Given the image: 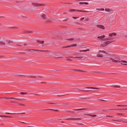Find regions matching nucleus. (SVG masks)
<instances>
[{"mask_svg":"<svg viewBox=\"0 0 127 127\" xmlns=\"http://www.w3.org/2000/svg\"><path fill=\"white\" fill-rule=\"evenodd\" d=\"M106 117H113L112 116H109V115H107L106 116Z\"/></svg>","mask_w":127,"mask_h":127,"instance_id":"39","label":"nucleus"},{"mask_svg":"<svg viewBox=\"0 0 127 127\" xmlns=\"http://www.w3.org/2000/svg\"><path fill=\"white\" fill-rule=\"evenodd\" d=\"M77 46V45L76 44H73V45H71V47H75V46Z\"/></svg>","mask_w":127,"mask_h":127,"instance_id":"32","label":"nucleus"},{"mask_svg":"<svg viewBox=\"0 0 127 127\" xmlns=\"http://www.w3.org/2000/svg\"><path fill=\"white\" fill-rule=\"evenodd\" d=\"M105 10L106 11L109 12L111 10H110L109 9L106 8L105 9Z\"/></svg>","mask_w":127,"mask_h":127,"instance_id":"16","label":"nucleus"},{"mask_svg":"<svg viewBox=\"0 0 127 127\" xmlns=\"http://www.w3.org/2000/svg\"><path fill=\"white\" fill-rule=\"evenodd\" d=\"M117 110H127V108L126 109H118Z\"/></svg>","mask_w":127,"mask_h":127,"instance_id":"22","label":"nucleus"},{"mask_svg":"<svg viewBox=\"0 0 127 127\" xmlns=\"http://www.w3.org/2000/svg\"><path fill=\"white\" fill-rule=\"evenodd\" d=\"M121 62H124V63H127V62L126 61H121Z\"/></svg>","mask_w":127,"mask_h":127,"instance_id":"44","label":"nucleus"},{"mask_svg":"<svg viewBox=\"0 0 127 127\" xmlns=\"http://www.w3.org/2000/svg\"><path fill=\"white\" fill-rule=\"evenodd\" d=\"M7 97L6 98H5L6 99H7Z\"/></svg>","mask_w":127,"mask_h":127,"instance_id":"64","label":"nucleus"},{"mask_svg":"<svg viewBox=\"0 0 127 127\" xmlns=\"http://www.w3.org/2000/svg\"><path fill=\"white\" fill-rule=\"evenodd\" d=\"M105 37V36L104 35H102L100 36H98L97 37V38L101 39V40H103V38Z\"/></svg>","mask_w":127,"mask_h":127,"instance_id":"7","label":"nucleus"},{"mask_svg":"<svg viewBox=\"0 0 127 127\" xmlns=\"http://www.w3.org/2000/svg\"><path fill=\"white\" fill-rule=\"evenodd\" d=\"M79 51H80V52H82V50H80Z\"/></svg>","mask_w":127,"mask_h":127,"instance_id":"57","label":"nucleus"},{"mask_svg":"<svg viewBox=\"0 0 127 127\" xmlns=\"http://www.w3.org/2000/svg\"><path fill=\"white\" fill-rule=\"evenodd\" d=\"M114 120V121H116V120Z\"/></svg>","mask_w":127,"mask_h":127,"instance_id":"58","label":"nucleus"},{"mask_svg":"<svg viewBox=\"0 0 127 127\" xmlns=\"http://www.w3.org/2000/svg\"><path fill=\"white\" fill-rule=\"evenodd\" d=\"M96 10H100V8H97Z\"/></svg>","mask_w":127,"mask_h":127,"instance_id":"51","label":"nucleus"},{"mask_svg":"<svg viewBox=\"0 0 127 127\" xmlns=\"http://www.w3.org/2000/svg\"><path fill=\"white\" fill-rule=\"evenodd\" d=\"M81 119V118H68L67 119H66L65 120H80Z\"/></svg>","mask_w":127,"mask_h":127,"instance_id":"6","label":"nucleus"},{"mask_svg":"<svg viewBox=\"0 0 127 127\" xmlns=\"http://www.w3.org/2000/svg\"><path fill=\"white\" fill-rule=\"evenodd\" d=\"M117 106H123V105H117Z\"/></svg>","mask_w":127,"mask_h":127,"instance_id":"49","label":"nucleus"},{"mask_svg":"<svg viewBox=\"0 0 127 127\" xmlns=\"http://www.w3.org/2000/svg\"><path fill=\"white\" fill-rule=\"evenodd\" d=\"M80 1H89L90 0H80Z\"/></svg>","mask_w":127,"mask_h":127,"instance_id":"28","label":"nucleus"},{"mask_svg":"<svg viewBox=\"0 0 127 127\" xmlns=\"http://www.w3.org/2000/svg\"><path fill=\"white\" fill-rule=\"evenodd\" d=\"M22 123H24V122H22Z\"/></svg>","mask_w":127,"mask_h":127,"instance_id":"62","label":"nucleus"},{"mask_svg":"<svg viewBox=\"0 0 127 127\" xmlns=\"http://www.w3.org/2000/svg\"><path fill=\"white\" fill-rule=\"evenodd\" d=\"M76 89V91H83L86 92H88V91H89V90L86 91V90H80L79 89H78V88Z\"/></svg>","mask_w":127,"mask_h":127,"instance_id":"12","label":"nucleus"},{"mask_svg":"<svg viewBox=\"0 0 127 127\" xmlns=\"http://www.w3.org/2000/svg\"><path fill=\"white\" fill-rule=\"evenodd\" d=\"M83 10H77V11H78L79 12H83Z\"/></svg>","mask_w":127,"mask_h":127,"instance_id":"45","label":"nucleus"},{"mask_svg":"<svg viewBox=\"0 0 127 127\" xmlns=\"http://www.w3.org/2000/svg\"><path fill=\"white\" fill-rule=\"evenodd\" d=\"M75 70V71H81V72H85V71H83V70Z\"/></svg>","mask_w":127,"mask_h":127,"instance_id":"26","label":"nucleus"},{"mask_svg":"<svg viewBox=\"0 0 127 127\" xmlns=\"http://www.w3.org/2000/svg\"><path fill=\"white\" fill-rule=\"evenodd\" d=\"M89 4L88 2H84V4Z\"/></svg>","mask_w":127,"mask_h":127,"instance_id":"47","label":"nucleus"},{"mask_svg":"<svg viewBox=\"0 0 127 127\" xmlns=\"http://www.w3.org/2000/svg\"><path fill=\"white\" fill-rule=\"evenodd\" d=\"M12 102H13V101H12Z\"/></svg>","mask_w":127,"mask_h":127,"instance_id":"63","label":"nucleus"},{"mask_svg":"<svg viewBox=\"0 0 127 127\" xmlns=\"http://www.w3.org/2000/svg\"><path fill=\"white\" fill-rule=\"evenodd\" d=\"M85 108H81V109H73V110L75 111V110H85Z\"/></svg>","mask_w":127,"mask_h":127,"instance_id":"15","label":"nucleus"},{"mask_svg":"<svg viewBox=\"0 0 127 127\" xmlns=\"http://www.w3.org/2000/svg\"><path fill=\"white\" fill-rule=\"evenodd\" d=\"M80 4H84V2H80L79 3Z\"/></svg>","mask_w":127,"mask_h":127,"instance_id":"35","label":"nucleus"},{"mask_svg":"<svg viewBox=\"0 0 127 127\" xmlns=\"http://www.w3.org/2000/svg\"><path fill=\"white\" fill-rule=\"evenodd\" d=\"M6 42H7L8 43H9V44H10L12 43V41H10L7 40H6Z\"/></svg>","mask_w":127,"mask_h":127,"instance_id":"21","label":"nucleus"},{"mask_svg":"<svg viewBox=\"0 0 127 127\" xmlns=\"http://www.w3.org/2000/svg\"><path fill=\"white\" fill-rule=\"evenodd\" d=\"M43 51L42 50H35L32 49V52H33L34 53H38L39 52H42V51Z\"/></svg>","mask_w":127,"mask_h":127,"instance_id":"5","label":"nucleus"},{"mask_svg":"<svg viewBox=\"0 0 127 127\" xmlns=\"http://www.w3.org/2000/svg\"><path fill=\"white\" fill-rule=\"evenodd\" d=\"M71 45L67 46L65 47L64 48H67L69 47H71Z\"/></svg>","mask_w":127,"mask_h":127,"instance_id":"34","label":"nucleus"},{"mask_svg":"<svg viewBox=\"0 0 127 127\" xmlns=\"http://www.w3.org/2000/svg\"><path fill=\"white\" fill-rule=\"evenodd\" d=\"M96 26L97 28L102 30H104L105 29L104 27L102 25H97Z\"/></svg>","mask_w":127,"mask_h":127,"instance_id":"4","label":"nucleus"},{"mask_svg":"<svg viewBox=\"0 0 127 127\" xmlns=\"http://www.w3.org/2000/svg\"><path fill=\"white\" fill-rule=\"evenodd\" d=\"M0 44L2 45H4L5 44V43L3 42H0Z\"/></svg>","mask_w":127,"mask_h":127,"instance_id":"18","label":"nucleus"},{"mask_svg":"<svg viewBox=\"0 0 127 127\" xmlns=\"http://www.w3.org/2000/svg\"><path fill=\"white\" fill-rule=\"evenodd\" d=\"M38 42L40 43V44H43L44 41H38Z\"/></svg>","mask_w":127,"mask_h":127,"instance_id":"20","label":"nucleus"},{"mask_svg":"<svg viewBox=\"0 0 127 127\" xmlns=\"http://www.w3.org/2000/svg\"><path fill=\"white\" fill-rule=\"evenodd\" d=\"M18 104H19L18 105L20 106H22L24 105L23 104H20V103H18Z\"/></svg>","mask_w":127,"mask_h":127,"instance_id":"41","label":"nucleus"},{"mask_svg":"<svg viewBox=\"0 0 127 127\" xmlns=\"http://www.w3.org/2000/svg\"><path fill=\"white\" fill-rule=\"evenodd\" d=\"M82 52H85V50H82Z\"/></svg>","mask_w":127,"mask_h":127,"instance_id":"56","label":"nucleus"},{"mask_svg":"<svg viewBox=\"0 0 127 127\" xmlns=\"http://www.w3.org/2000/svg\"><path fill=\"white\" fill-rule=\"evenodd\" d=\"M121 64H124V65H127V64H122V63H121Z\"/></svg>","mask_w":127,"mask_h":127,"instance_id":"53","label":"nucleus"},{"mask_svg":"<svg viewBox=\"0 0 127 127\" xmlns=\"http://www.w3.org/2000/svg\"><path fill=\"white\" fill-rule=\"evenodd\" d=\"M69 11H70L71 12H73L74 11H77V10H76L75 9H73L72 10H69Z\"/></svg>","mask_w":127,"mask_h":127,"instance_id":"24","label":"nucleus"},{"mask_svg":"<svg viewBox=\"0 0 127 127\" xmlns=\"http://www.w3.org/2000/svg\"><path fill=\"white\" fill-rule=\"evenodd\" d=\"M70 113H74V112H73L72 111H71L70 112Z\"/></svg>","mask_w":127,"mask_h":127,"instance_id":"52","label":"nucleus"},{"mask_svg":"<svg viewBox=\"0 0 127 127\" xmlns=\"http://www.w3.org/2000/svg\"><path fill=\"white\" fill-rule=\"evenodd\" d=\"M0 117H9L10 118H11V117H8L6 116H2V115H1L0 116Z\"/></svg>","mask_w":127,"mask_h":127,"instance_id":"27","label":"nucleus"},{"mask_svg":"<svg viewBox=\"0 0 127 127\" xmlns=\"http://www.w3.org/2000/svg\"><path fill=\"white\" fill-rule=\"evenodd\" d=\"M111 38L109 37H108V38H106L103 39V41H105L107 40H109L110 39H111Z\"/></svg>","mask_w":127,"mask_h":127,"instance_id":"13","label":"nucleus"},{"mask_svg":"<svg viewBox=\"0 0 127 127\" xmlns=\"http://www.w3.org/2000/svg\"><path fill=\"white\" fill-rule=\"evenodd\" d=\"M86 88L87 89H99L98 88H94V87H88Z\"/></svg>","mask_w":127,"mask_h":127,"instance_id":"14","label":"nucleus"},{"mask_svg":"<svg viewBox=\"0 0 127 127\" xmlns=\"http://www.w3.org/2000/svg\"><path fill=\"white\" fill-rule=\"evenodd\" d=\"M25 113H21V114H24Z\"/></svg>","mask_w":127,"mask_h":127,"instance_id":"59","label":"nucleus"},{"mask_svg":"<svg viewBox=\"0 0 127 127\" xmlns=\"http://www.w3.org/2000/svg\"><path fill=\"white\" fill-rule=\"evenodd\" d=\"M79 17H73L72 18L74 19H76L77 18Z\"/></svg>","mask_w":127,"mask_h":127,"instance_id":"43","label":"nucleus"},{"mask_svg":"<svg viewBox=\"0 0 127 127\" xmlns=\"http://www.w3.org/2000/svg\"><path fill=\"white\" fill-rule=\"evenodd\" d=\"M20 93L22 95H24L25 94H27V93H22V92H21Z\"/></svg>","mask_w":127,"mask_h":127,"instance_id":"29","label":"nucleus"},{"mask_svg":"<svg viewBox=\"0 0 127 127\" xmlns=\"http://www.w3.org/2000/svg\"><path fill=\"white\" fill-rule=\"evenodd\" d=\"M73 58V57H70V58ZM82 58V57H74V58H77V59H81Z\"/></svg>","mask_w":127,"mask_h":127,"instance_id":"23","label":"nucleus"},{"mask_svg":"<svg viewBox=\"0 0 127 127\" xmlns=\"http://www.w3.org/2000/svg\"><path fill=\"white\" fill-rule=\"evenodd\" d=\"M32 78H36V77L35 76H32Z\"/></svg>","mask_w":127,"mask_h":127,"instance_id":"48","label":"nucleus"},{"mask_svg":"<svg viewBox=\"0 0 127 127\" xmlns=\"http://www.w3.org/2000/svg\"><path fill=\"white\" fill-rule=\"evenodd\" d=\"M52 110V111H58V110H53V109H48L46 110Z\"/></svg>","mask_w":127,"mask_h":127,"instance_id":"25","label":"nucleus"},{"mask_svg":"<svg viewBox=\"0 0 127 127\" xmlns=\"http://www.w3.org/2000/svg\"><path fill=\"white\" fill-rule=\"evenodd\" d=\"M67 40H69L70 41H73V40H74V38H71L70 39H66Z\"/></svg>","mask_w":127,"mask_h":127,"instance_id":"17","label":"nucleus"},{"mask_svg":"<svg viewBox=\"0 0 127 127\" xmlns=\"http://www.w3.org/2000/svg\"><path fill=\"white\" fill-rule=\"evenodd\" d=\"M83 12H88V11H86V10H83Z\"/></svg>","mask_w":127,"mask_h":127,"instance_id":"37","label":"nucleus"},{"mask_svg":"<svg viewBox=\"0 0 127 127\" xmlns=\"http://www.w3.org/2000/svg\"><path fill=\"white\" fill-rule=\"evenodd\" d=\"M114 87H115V88H120V86H114Z\"/></svg>","mask_w":127,"mask_h":127,"instance_id":"33","label":"nucleus"},{"mask_svg":"<svg viewBox=\"0 0 127 127\" xmlns=\"http://www.w3.org/2000/svg\"><path fill=\"white\" fill-rule=\"evenodd\" d=\"M108 110H118L117 109H108Z\"/></svg>","mask_w":127,"mask_h":127,"instance_id":"30","label":"nucleus"},{"mask_svg":"<svg viewBox=\"0 0 127 127\" xmlns=\"http://www.w3.org/2000/svg\"><path fill=\"white\" fill-rule=\"evenodd\" d=\"M99 100H101L102 101H107V100H103V99H99Z\"/></svg>","mask_w":127,"mask_h":127,"instance_id":"38","label":"nucleus"},{"mask_svg":"<svg viewBox=\"0 0 127 127\" xmlns=\"http://www.w3.org/2000/svg\"><path fill=\"white\" fill-rule=\"evenodd\" d=\"M123 106H127V105H124Z\"/></svg>","mask_w":127,"mask_h":127,"instance_id":"60","label":"nucleus"},{"mask_svg":"<svg viewBox=\"0 0 127 127\" xmlns=\"http://www.w3.org/2000/svg\"><path fill=\"white\" fill-rule=\"evenodd\" d=\"M51 104H59V103H50Z\"/></svg>","mask_w":127,"mask_h":127,"instance_id":"42","label":"nucleus"},{"mask_svg":"<svg viewBox=\"0 0 127 127\" xmlns=\"http://www.w3.org/2000/svg\"><path fill=\"white\" fill-rule=\"evenodd\" d=\"M116 33L114 32L112 33H109V36H116Z\"/></svg>","mask_w":127,"mask_h":127,"instance_id":"9","label":"nucleus"},{"mask_svg":"<svg viewBox=\"0 0 127 127\" xmlns=\"http://www.w3.org/2000/svg\"><path fill=\"white\" fill-rule=\"evenodd\" d=\"M84 115H87L88 116H90L92 117H95L96 116V115H90V114H85Z\"/></svg>","mask_w":127,"mask_h":127,"instance_id":"11","label":"nucleus"},{"mask_svg":"<svg viewBox=\"0 0 127 127\" xmlns=\"http://www.w3.org/2000/svg\"><path fill=\"white\" fill-rule=\"evenodd\" d=\"M7 98L8 99H16V100H21V99H20L15 98H13V97Z\"/></svg>","mask_w":127,"mask_h":127,"instance_id":"10","label":"nucleus"},{"mask_svg":"<svg viewBox=\"0 0 127 127\" xmlns=\"http://www.w3.org/2000/svg\"><path fill=\"white\" fill-rule=\"evenodd\" d=\"M84 19V18H82L80 20L81 21H82V20H83Z\"/></svg>","mask_w":127,"mask_h":127,"instance_id":"46","label":"nucleus"},{"mask_svg":"<svg viewBox=\"0 0 127 127\" xmlns=\"http://www.w3.org/2000/svg\"><path fill=\"white\" fill-rule=\"evenodd\" d=\"M117 114L118 115H122V114H121V113H119V114Z\"/></svg>","mask_w":127,"mask_h":127,"instance_id":"50","label":"nucleus"},{"mask_svg":"<svg viewBox=\"0 0 127 127\" xmlns=\"http://www.w3.org/2000/svg\"><path fill=\"white\" fill-rule=\"evenodd\" d=\"M41 17L43 19H45V15L43 14L41 15Z\"/></svg>","mask_w":127,"mask_h":127,"instance_id":"19","label":"nucleus"},{"mask_svg":"<svg viewBox=\"0 0 127 127\" xmlns=\"http://www.w3.org/2000/svg\"><path fill=\"white\" fill-rule=\"evenodd\" d=\"M89 19H86V21H89Z\"/></svg>","mask_w":127,"mask_h":127,"instance_id":"54","label":"nucleus"},{"mask_svg":"<svg viewBox=\"0 0 127 127\" xmlns=\"http://www.w3.org/2000/svg\"><path fill=\"white\" fill-rule=\"evenodd\" d=\"M37 78H41V77H37Z\"/></svg>","mask_w":127,"mask_h":127,"instance_id":"55","label":"nucleus"},{"mask_svg":"<svg viewBox=\"0 0 127 127\" xmlns=\"http://www.w3.org/2000/svg\"><path fill=\"white\" fill-rule=\"evenodd\" d=\"M102 53L106 54L105 51H99L98 52V54L97 55V56L98 57H103V54Z\"/></svg>","mask_w":127,"mask_h":127,"instance_id":"3","label":"nucleus"},{"mask_svg":"<svg viewBox=\"0 0 127 127\" xmlns=\"http://www.w3.org/2000/svg\"><path fill=\"white\" fill-rule=\"evenodd\" d=\"M100 10L101 11H104V9L103 8H100Z\"/></svg>","mask_w":127,"mask_h":127,"instance_id":"40","label":"nucleus"},{"mask_svg":"<svg viewBox=\"0 0 127 127\" xmlns=\"http://www.w3.org/2000/svg\"><path fill=\"white\" fill-rule=\"evenodd\" d=\"M62 122V123H64V122Z\"/></svg>","mask_w":127,"mask_h":127,"instance_id":"61","label":"nucleus"},{"mask_svg":"<svg viewBox=\"0 0 127 127\" xmlns=\"http://www.w3.org/2000/svg\"><path fill=\"white\" fill-rule=\"evenodd\" d=\"M5 114H16V113H6Z\"/></svg>","mask_w":127,"mask_h":127,"instance_id":"31","label":"nucleus"},{"mask_svg":"<svg viewBox=\"0 0 127 127\" xmlns=\"http://www.w3.org/2000/svg\"><path fill=\"white\" fill-rule=\"evenodd\" d=\"M114 41H108L106 42H104L101 44V46L102 47H104L106 46L108 44L111 43Z\"/></svg>","mask_w":127,"mask_h":127,"instance_id":"1","label":"nucleus"},{"mask_svg":"<svg viewBox=\"0 0 127 127\" xmlns=\"http://www.w3.org/2000/svg\"><path fill=\"white\" fill-rule=\"evenodd\" d=\"M111 60L113 62L116 63H119L121 62V61L119 60H116L112 59H111Z\"/></svg>","mask_w":127,"mask_h":127,"instance_id":"8","label":"nucleus"},{"mask_svg":"<svg viewBox=\"0 0 127 127\" xmlns=\"http://www.w3.org/2000/svg\"><path fill=\"white\" fill-rule=\"evenodd\" d=\"M90 51L89 49H88L85 50V52H86L87 51Z\"/></svg>","mask_w":127,"mask_h":127,"instance_id":"36","label":"nucleus"},{"mask_svg":"<svg viewBox=\"0 0 127 127\" xmlns=\"http://www.w3.org/2000/svg\"><path fill=\"white\" fill-rule=\"evenodd\" d=\"M32 5L35 7L43 6H45L44 4H41L37 3H32Z\"/></svg>","mask_w":127,"mask_h":127,"instance_id":"2","label":"nucleus"}]
</instances>
